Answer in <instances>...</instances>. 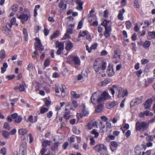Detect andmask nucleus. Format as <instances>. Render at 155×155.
Here are the masks:
<instances>
[{
  "mask_svg": "<svg viewBox=\"0 0 155 155\" xmlns=\"http://www.w3.org/2000/svg\"><path fill=\"white\" fill-rule=\"evenodd\" d=\"M115 90H116V94L117 97L120 98L122 97L127 96L128 93L127 90L122 87L117 85H113L112 88L110 89V91L112 95L114 96L115 93Z\"/></svg>",
  "mask_w": 155,
  "mask_h": 155,
  "instance_id": "f257e3e1",
  "label": "nucleus"
},
{
  "mask_svg": "<svg viewBox=\"0 0 155 155\" xmlns=\"http://www.w3.org/2000/svg\"><path fill=\"white\" fill-rule=\"evenodd\" d=\"M16 22V18H13L10 21V23H7L5 26L3 27L2 31L3 33L9 37H11L12 35L11 28H12V25L15 24Z\"/></svg>",
  "mask_w": 155,
  "mask_h": 155,
  "instance_id": "f03ea898",
  "label": "nucleus"
},
{
  "mask_svg": "<svg viewBox=\"0 0 155 155\" xmlns=\"http://www.w3.org/2000/svg\"><path fill=\"white\" fill-rule=\"evenodd\" d=\"M94 149L97 152L100 153L101 155H109L107 147L104 144H97L95 146Z\"/></svg>",
  "mask_w": 155,
  "mask_h": 155,
  "instance_id": "7ed1b4c3",
  "label": "nucleus"
},
{
  "mask_svg": "<svg viewBox=\"0 0 155 155\" xmlns=\"http://www.w3.org/2000/svg\"><path fill=\"white\" fill-rule=\"evenodd\" d=\"M91 102L96 104L102 102V99L100 98V92L99 91L94 93L91 97Z\"/></svg>",
  "mask_w": 155,
  "mask_h": 155,
  "instance_id": "20e7f679",
  "label": "nucleus"
},
{
  "mask_svg": "<svg viewBox=\"0 0 155 155\" xmlns=\"http://www.w3.org/2000/svg\"><path fill=\"white\" fill-rule=\"evenodd\" d=\"M149 126V123L144 121H137L136 124V128L137 130L145 131Z\"/></svg>",
  "mask_w": 155,
  "mask_h": 155,
  "instance_id": "39448f33",
  "label": "nucleus"
},
{
  "mask_svg": "<svg viewBox=\"0 0 155 155\" xmlns=\"http://www.w3.org/2000/svg\"><path fill=\"white\" fill-rule=\"evenodd\" d=\"M102 63V61L99 59H97L94 62L93 68L96 72H98L100 70Z\"/></svg>",
  "mask_w": 155,
  "mask_h": 155,
  "instance_id": "423d86ee",
  "label": "nucleus"
},
{
  "mask_svg": "<svg viewBox=\"0 0 155 155\" xmlns=\"http://www.w3.org/2000/svg\"><path fill=\"white\" fill-rule=\"evenodd\" d=\"M30 17L29 15L24 13L21 14L18 17V18L21 20V22L22 24H24L26 21H28Z\"/></svg>",
  "mask_w": 155,
  "mask_h": 155,
  "instance_id": "0eeeda50",
  "label": "nucleus"
},
{
  "mask_svg": "<svg viewBox=\"0 0 155 155\" xmlns=\"http://www.w3.org/2000/svg\"><path fill=\"white\" fill-rule=\"evenodd\" d=\"M143 97L140 96L136 99L133 100L130 102L131 107L134 105H138L142 102Z\"/></svg>",
  "mask_w": 155,
  "mask_h": 155,
  "instance_id": "6e6552de",
  "label": "nucleus"
},
{
  "mask_svg": "<svg viewBox=\"0 0 155 155\" xmlns=\"http://www.w3.org/2000/svg\"><path fill=\"white\" fill-rule=\"evenodd\" d=\"M35 40L36 41V43L35 44V46L37 49L41 51H42L44 50V48L41 44L40 39L38 38H36Z\"/></svg>",
  "mask_w": 155,
  "mask_h": 155,
  "instance_id": "1a4fd4ad",
  "label": "nucleus"
},
{
  "mask_svg": "<svg viewBox=\"0 0 155 155\" xmlns=\"http://www.w3.org/2000/svg\"><path fill=\"white\" fill-rule=\"evenodd\" d=\"M100 98L102 99V101L105 100H107L110 98V97L107 92L104 91L101 94H100Z\"/></svg>",
  "mask_w": 155,
  "mask_h": 155,
  "instance_id": "9d476101",
  "label": "nucleus"
},
{
  "mask_svg": "<svg viewBox=\"0 0 155 155\" xmlns=\"http://www.w3.org/2000/svg\"><path fill=\"white\" fill-rule=\"evenodd\" d=\"M111 29V27L109 26L108 28H105V31L104 32V35L107 38H108L110 36Z\"/></svg>",
  "mask_w": 155,
  "mask_h": 155,
  "instance_id": "9b49d317",
  "label": "nucleus"
},
{
  "mask_svg": "<svg viewBox=\"0 0 155 155\" xmlns=\"http://www.w3.org/2000/svg\"><path fill=\"white\" fill-rule=\"evenodd\" d=\"M64 2V0H61L58 5V7L61 8L60 10L62 11H65L67 8V5Z\"/></svg>",
  "mask_w": 155,
  "mask_h": 155,
  "instance_id": "f8f14e48",
  "label": "nucleus"
},
{
  "mask_svg": "<svg viewBox=\"0 0 155 155\" xmlns=\"http://www.w3.org/2000/svg\"><path fill=\"white\" fill-rule=\"evenodd\" d=\"M118 104V102L115 101L108 102L106 104V107L107 108L110 109L117 105Z\"/></svg>",
  "mask_w": 155,
  "mask_h": 155,
  "instance_id": "ddd939ff",
  "label": "nucleus"
},
{
  "mask_svg": "<svg viewBox=\"0 0 155 155\" xmlns=\"http://www.w3.org/2000/svg\"><path fill=\"white\" fill-rule=\"evenodd\" d=\"M64 118L66 120H68L71 118L70 111L66 108L65 109L64 113Z\"/></svg>",
  "mask_w": 155,
  "mask_h": 155,
  "instance_id": "4468645a",
  "label": "nucleus"
},
{
  "mask_svg": "<svg viewBox=\"0 0 155 155\" xmlns=\"http://www.w3.org/2000/svg\"><path fill=\"white\" fill-rule=\"evenodd\" d=\"M107 73L109 76L111 77L113 76L114 74V72L111 66H109L107 70Z\"/></svg>",
  "mask_w": 155,
  "mask_h": 155,
  "instance_id": "2eb2a0df",
  "label": "nucleus"
},
{
  "mask_svg": "<svg viewBox=\"0 0 155 155\" xmlns=\"http://www.w3.org/2000/svg\"><path fill=\"white\" fill-rule=\"evenodd\" d=\"M152 103V100L151 99H150L147 100L144 104L145 108V109L149 108L150 107Z\"/></svg>",
  "mask_w": 155,
  "mask_h": 155,
  "instance_id": "dca6fc26",
  "label": "nucleus"
},
{
  "mask_svg": "<svg viewBox=\"0 0 155 155\" xmlns=\"http://www.w3.org/2000/svg\"><path fill=\"white\" fill-rule=\"evenodd\" d=\"M125 12V10L124 8H122L119 11V13L117 16V17L121 21H122L124 20L123 14Z\"/></svg>",
  "mask_w": 155,
  "mask_h": 155,
  "instance_id": "f3484780",
  "label": "nucleus"
},
{
  "mask_svg": "<svg viewBox=\"0 0 155 155\" xmlns=\"http://www.w3.org/2000/svg\"><path fill=\"white\" fill-rule=\"evenodd\" d=\"M111 24V22L110 21L108 20L105 19L101 23V24L104 26L105 28H108V26H110Z\"/></svg>",
  "mask_w": 155,
  "mask_h": 155,
  "instance_id": "a211bd4d",
  "label": "nucleus"
},
{
  "mask_svg": "<svg viewBox=\"0 0 155 155\" xmlns=\"http://www.w3.org/2000/svg\"><path fill=\"white\" fill-rule=\"evenodd\" d=\"M73 61L74 64L77 65L79 66L81 64V61L80 58L76 56L73 57Z\"/></svg>",
  "mask_w": 155,
  "mask_h": 155,
  "instance_id": "6ab92c4d",
  "label": "nucleus"
},
{
  "mask_svg": "<svg viewBox=\"0 0 155 155\" xmlns=\"http://www.w3.org/2000/svg\"><path fill=\"white\" fill-rule=\"evenodd\" d=\"M56 48H58V49L64 50V45L62 42H59L57 41L56 43Z\"/></svg>",
  "mask_w": 155,
  "mask_h": 155,
  "instance_id": "aec40b11",
  "label": "nucleus"
},
{
  "mask_svg": "<svg viewBox=\"0 0 155 155\" xmlns=\"http://www.w3.org/2000/svg\"><path fill=\"white\" fill-rule=\"evenodd\" d=\"M65 48L67 50H69L71 49L73 47L72 43L70 41H67L65 45Z\"/></svg>",
  "mask_w": 155,
  "mask_h": 155,
  "instance_id": "412c9836",
  "label": "nucleus"
},
{
  "mask_svg": "<svg viewBox=\"0 0 155 155\" xmlns=\"http://www.w3.org/2000/svg\"><path fill=\"white\" fill-rule=\"evenodd\" d=\"M113 58H120V52L119 51L114 50Z\"/></svg>",
  "mask_w": 155,
  "mask_h": 155,
  "instance_id": "4be33fe9",
  "label": "nucleus"
},
{
  "mask_svg": "<svg viewBox=\"0 0 155 155\" xmlns=\"http://www.w3.org/2000/svg\"><path fill=\"white\" fill-rule=\"evenodd\" d=\"M6 56L5 52L4 49H2L0 51V61H2Z\"/></svg>",
  "mask_w": 155,
  "mask_h": 155,
  "instance_id": "5701e85b",
  "label": "nucleus"
},
{
  "mask_svg": "<svg viewBox=\"0 0 155 155\" xmlns=\"http://www.w3.org/2000/svg\"><path fill=\"white\" fill-rule=\"evenodd\" d=\"M23 32L24 35V40L25 41H27L28 40V35L27 30L25 28L23 29Z\"/></svg>",
  "mask_w": 155,
  "mask_h": 155,
  "instance_id": "b1692460",
  "label": "nucleus"
},
{
  "mask_svg": "<svg viewBox=\"0 0 155 155\" xmlns=\"http://www.w3.org/2000/svg\"><path fill=\"white\" fill-rule=\"evenodd\" d=\"M28 120L30 122L32 123H35L37 121V117H35L34 118L33 116H30L28 117Z\"/></svg>",
  "mask_w": 155,
  "mask_h": 155,
  "instance_id": "393cba45",
  "label": "nucleus"
},
{
  "mask_svg": "<svg viewBox=\"0 0 155 155\" xmlns=\"http://www.w3.org/2000/svg\"><path fill=\"white\" fill-rule=\"evenodd\" d=\"M103 104H99L96 107L95 111L97 112H100L103 109Z\"/></svg>",
  "mask_w": 155,
  "mask_h": 155,
  "instance_id": "a878e982",
  "label": "nucleus"
},
{
  "mask_svg": "<svg viewBox=\"0 0 155 155\" xmlns=\"http://www.w3.org/2000/svg\"><path fill=\"white\" fill-rule=\"evenodd\" d=\"M28 132V130L25 129H20L18 131V132L19 135H23L26 134Z\"/></svg>",
  "mask_w": 155,
  "mask_h": 155,
  "instance_id": "bb28decb",
  "label": "nucleus"
},
{
  "mask_svg": "<svg viewBox=\"0 0 155 155\" xmlns=\"http://www.w3.org/2000/svg\"><path fill=\"white\" fill-rule=\"evenodd\" d=\"M141 148L139 146H136L135 149V151L136 153L137 154L136 155H141Z\"/></svg>",
  "mask_w": 155,
  "mask_h": 155,
  "instance_id": "cd10ccee",
  "label": "nucleus"
},
{
  "mask_svg": "<svg viewBox=\"0 0 155 155\" xmlns=\"http://www.w3.org/2000/svg\"><path fill=\"white\" fill-rule=\"evenodd\" d=\"M20 155H26V151L25 148H24L22 147H21L19 150Z\"/></svg>",
  "mask_w": 155,
  "mask_h": 155,
  "instance_id": "c85d7f7f",
  "label": "nucleus"
},
{
  "mask_svg": "<svg viewBox=\"0 0 155 155\" xmlns=\"http://www.w3.org/2000/svg\"><path fill=\"white\" fill-rule=\"evenodd\" d=\"M51 141L48 140H45L42 143V145L45 147H47L48 146H50L51 144Z\"/></svg>",
  "mask_w": 155,
  "mask_h": 155,
  "instance_id": "c756f323",
  "label": "nucleus"
},
{
  "mask_svg": "<svg viewBox=\"0 0 155 155\" xmlns=\"http://www.w3.org/2000/svg\"><path fill=\"white\" fill-rule=\"evenodd\" d=\"M110 82V81L109 79H106L104 80L101 82L102 85V86H105Z\"/></svg>",
  "mask_w": 155,
  "mask_h": 155,
  "instance_id": "7c9ffc66",
  "label": "nucleus"
},
{
  "mask_svg": "<svg viewBox=\"0 0 155 155\" xmlns=\"http://www.w3.org/2000/svg\"><path fill=\"white\" fill-rule=\"evenodd\" d=\"M151 42L148 41H146L143 44V46L144 48H148L150 46Z\"/></svg>",
  "mask_w": 155,
  "mask_h": 155,
  "instance_id": "2f4dec72",
  "label": "nucleus"
},
{
  "mask_svg": "<svg viewBox=\"0 0 155 155\" xmlns=\"http://www.w3.org/2000/svg\"><path fill=\"white\" fill-rule=\"evenodd\" d=\"M82 107L83 108V109L82 110V113L83 114L84 116H86L88 114V112L86 109L85 106L84 105H83L82 106Z\"/></svg>",
  "mask_w": 155,
  "mask_h": 155,
  "instance_id": "473e14b6",
  "label": "nucleus"
},
{
  "mask_svg": "<svg viewBox=\"0 0 155 155\" xmlns=\"http://www.w3.org/2000/svg\"><path fill=\"white\" fill-rule=\"evenodd\" d=\"M88 32L87 31H83L82 32H80L78 35V37L79 38L80 37H84L86 35Z\"/></svg>",
  "mask_w": 155,
  "mask_h": 155,
  "instance_id": "72a5a7b5",
  "label": "nucleus"
},
{
  "mask_svg": "<svg viewBox=\"0 0 155 155\" xmlns=\"http://www.w3.org/2000/svg\"><path fill=\"white\" fill-rule=\"evenodd\" d=\"M59 32L58 31H57L54 33L53 35L51 36V37L50 39L52 40L53 39L56 38L59 35Z\"/></svg>",
  "mask_w": 155,
  "mask_h": 155,
  "instance_id": "f704fd0d",
  "label": "nucleus"
},
{
  "mask_svg": "<svg viewBox=\"0 0 155 155\" xmlns=\"http://www.w3.org/2000/svg\"><path fill=\"white\" fill-rule=\"evenodd\" d=\"M126 27L128 29H130L131 27L132 24L131 22L130 21H126L125 23Z\"/></svg>",
  "mask_w": 155,
  "mask_h": 155,
  "instance_id": "c9c22d12",
  "label": "nucleus"
},
{
  "mask_svg": "<svg viewBox=\"0 0 155 155\" xmlns=\"http://www.w3.org/2000/svg\"><path fill=\"white\" fill-rule=\"evenodd\" d=\"M18 8V5L16 4H14L12 6L11 9L13 11L15 12L17 10Z\"/></svg>",
  "mask_w": 155,
  "mask_h": 155,
  "instance_id": "e433bc0d",
  "label": "nucleus"
},
{
  "mask_svg": "<svg viewBox=\"0 0 155 155\" xmlns=\"http://www.w3.org/2000/svg\"><path fill=\"white\" fill-rule=\"evenodd\" d=\"M48 108L44 107H41L40 109V113L42 114H44L45 112L48 111Z\"/></svg>",
  "mask_w": 155,
  "mask_h": 155,
  "instance_id": "4c0bfd02",
  "label": "nucleus"
},
{
  "mask_svg": "<svg viewBox=\"0 0 155 155\" xmlns=\"http://www.w3.org/2000/svg\"><path fill=\"white\" fill-rule=\"evenodd\" d=\"M146 139L148 142L152 141L153 140V136L152 135H148L146 137Z\"/></svg>",
  "mask_w": 155,
  "mask_h": 155,
  "instance_id": "58836bf2",
  "label": "nucleus"
},
{
  "mask_svg": "<svg viewBox=\"0 0 155 155\" xmlns=\"http://www.w3.org/2000/svg\"><path fill=\"white\" fill-rule=\"evenodd\" d=\"M115 139V136L114 135H109L106 138V140L107 141H109L110 140H114Z\"/></svg>",
  "mask_w": 155,
  "mask_h": 155,
  "instance_id": "ea45409f",
  "label": "nucleus"
},
{
  "mask_svg": "<svg viewBox=\"0 0 155 155\" xmlns=\"http://www.w3.org/2000/svg\"><path fill=\"white\" fill-rule=\"evenodd\" d=\"M72 131L74 133L77 134H78L80 133V130L79 129H77L76 127H74L73 128Z\"/></svg>",
  "mask_w": 155,
  "mask_h": 155,
  "instance_id": "a19ab883",
  "label": "nucleus"
},
{
  "mask_svg": "<svg viewBox=\"0 0 155 155\" xmlns=\"http://www.w3.org/2000/svg\"><path fill=\"white\" fill-rule=\"evenodd\" d=\"M144 114L146 116H151L153 115V113L149 110H146L144 111Z\"/></svg>",
  "mask_w": 155,
  "mask_h": 155,
  "instance_id": "79ce46f5",
  "label": "nucleus"
},
{
  "mask_svg": "<svg viewBox=\"0 0 155 155\" xmlns=\"http://www.w3.org/2000/svg\"><path fill=\"white\" fill-rule=\"evenodd\" d=\"M110 144L112 147H114L115 149L118 146L117 143L116 142L114 141H111L110 142Z\"/></svg>",
  "mask_w": 155,
  "mask_h": 155,
  "instance_id": "37998d69",
  "label": "nucleus"
},
{
  "mask_svg": "<svg viewBox=\"0 0 155 155\" xmlns=\"http://www.w3.org/2000/svg\"><path fill=\"white\" fill-rule=\"evenodd\" d=\"M148 35L152 38H155V31H150L148 32Z\"/></svg>",
  "mask_w": 155,
  "mask_h": 155,
  "instance_id": "c03bdc74",
  "label": "nucleus"
},
{
  "mask_svg": "<svg viewBox=\"0 0 155 155\" xmlns=\"http://www.w3.org/2000/svg\"><path fill=\"white\" fill-rule=\"evenodd\" d=\"M134 7L137 8H139L140 7V5L138 3V0H134Z\"/></svg>",
  "mask_w": 155,
  "mask_h": 155,
  "instance_id": "a18cd8bd",
  "label": "nucleus"
},
{
  "mask_svg": "<svg viewBox=\"0 0 155 155\" xmlns=\"http://www.w3.org/2000/svg\"><path fill=\"white\" fill-rule=\"evenodd\" d=\"M22 120V118L19 116H18L15 119V122L17 123H20Z\"/></svg>",
  "mask_w": 155,
  "mask_h": 155,
  "instance_id": "49530a36",
  "label": "nucleus"
},
{
  "mask_svg": "<svg viewBox=\"0 0 155 155\" xmlns=\"http://www.w3.org/2000/svg\"><path fill=\"white\" fill-rule=\"evenodd\" d=\"M4 128L8 130H10L11 129V127L9 126L7 122H5L4 125Z\"/></svg>",
  "mask_w": 155,
  "mask_h": 155,
  "instance_id": "de8ad7c7",
  "label": "nucleus"
},
{
  "mask_svg": "<svg viewBox=\"0 0 155 155\" xmlns=\"http://www.w3.org/2000/svg\"><path fill=\"white\" fill-rule=\"evenodd\" d=\"M50 64V60L48 59H47L45 61L44 63V66L45 67H46L49 66Z\"/></svg>",
  "mask_w": 155,
  "mask_h": 155,
  "instance_id": "09e8293b",
  "label": "nucleus"
},
{
  "mask_svg": "<svg viewBox=\"0 0 155 155\" xmlns=\"http://www.w3.org/2000/svg\"><path fill=\"white\" fill-rule=\"evenodd\" d=\"M71 94L75 98H78L79 97V95L77 94L75 92L72 91L71 92Z\"/></svg>",
  "mask_w": 155,
  "mask_h": 155,
  "instance_id": "8fccbe9b",
  "label": "nucleus"
},
{
  "mask_svg": "<svg viewBox=\"0 0 155 155\" xmlns=\"http://www.w3.org/2000/svg\"><path fill=\"white\" fill-rule=\"evenodd\" d=\"M3 135L5 137H7L9 135V133L7 131L4 130L2 132Z\"/></svg>",
  "mask_w": 155,
  "mask_h": 155,
  "instance_id": "3c124183",
  "label": "nucleus"
},
{
  "mask_svg": "<svg viewBox=\"0 0 155 155\" xmlns=\"http://www.w3.org/2000/svg\"><path fill=\"white\" fill-rule=\"evenodd\" d=\"M149 62L148 59H143L141 60V63L142 64H145Z\"/></svg>",
  "mask_w": 155,
  "mask_h": 155,
  "instance_id": "603ef678",
  "label": "nucleus"
},
{
  "mask_svg": "<svg viewBox=\"0 0 155 155\" xmlns=\"http://www.w3.org/2000/svg\"><path fill=\"white\" fill-rule=\"evenodd\" d=\"M106 63L105 62H103L101 64V69L102 70H104L106 68Z\"/></svg>",
  "mask_w": 155,
  "mask_h": 155,
  "instance_id": "864d4df0",
  "label": "nucleus"
},
{
  "mask_svg": "<svg viewBox=\"0 0 155 155\" xmlns=\"http://www.w3.org/2000/svg\"><path fill=\"white\" fill-rule=\"evenodd\" d=\"M91 133L92 134H94L95 137H97L99 135L98 133L95 130H93Z\"/></svg>",
  "mask_w": 155,
  "mask_h": 155,
  "instance_id": "5fc2aeb1",
  "label": "nucleus"
},
{
  "mask_svg": "<svg viewBox=\"0 0 155 155\" xmlns=\"http://www.w3.org/2000/svg\"><path fill=\"white\" fill-rule=\"evenodd\" d=\"M82 25L83 21H82V20H81L80 21H79L78 24V26L77 27V29H79L81 28L82 27Z\"/></svg>",
  "mask_w": 155,
  "mask_h": 155,
  "instance_id": "6e6d98bb",
  "label": "nucleus"
},
{
  "mask_svg": "<svg viewBox=\"0 0 155 155\" xmlns=\"http://www.w3.org/2000/svg\"><path fill=\"white\" fill-rule=\"evenodd\" d=\"M6 153V149L4 147L1 149L0 150V153L3 154V155H4Z\"/></svg>",
  "mask_w": 155,
  "mask_h": 155,
  "instance_id": "4d7b16f0",
  "label": "nucleus"
},
{
  "mask_svg": "<svg viewBox=\"0 0 155 155\" xmlns=\"http://www.w3.org/2000/svg\"><path fill=\"white\" fill-rule=\"evenodd\" d=\"M69 34L68 33L66 32V33L65 34L63 38V39H66L67 38H70V36L69 35Z\"/></svg>",
  "mask_w": 155,
  "mask_h": 155,
  "instance_id": "13d9d810",
  "label": "nucleus"
},
{
  "mask_svg": "<svg viewBox=\"0 0 155 155\" xmlns=\"http://www.w3.org/2000/svg\"><path fill=\"white\" fill-rule=\"evenodd\" d=\"M108 16V12L107 9L104 12V17L105 18H107Z\"/></svg>",
  "mask_w": 155,
  "mask_h": 155,
  "instance_id": "bf43d9fd",
  "label": "nucleus"
},
{
  "mask_svg": "<svg viewBox=\"0 0 155 155\" xmlns=\"http://www.w3.org/2000/svg\"><path fill=\"white\" fill-rule=\"evenodd\" d=\"M72 104L74 107L76 108L78 107V104L77 102L75 101H72Z\"/></svg>",
  "mask_w": 155,
  "mask_h": 155,
  "instance_id": "052dcab7",
  "label": "nucleus"
},
{
  "mask_svg": "<svg viewBox=\"0 0 155 155\" xmlns=\"http://www.w3.org/2000/svg\"><path fill=\"white\" fill-rule=\"evenodd\" d=\"M53 115V112L52 111H49L47 114V117L48 118H50Z\"/></svg>",
  "mask_w": 155,
  "mask_h": 155,
  "instance_id": "680f3d73",
  "label": "nucleus"
},
{
  "mask_svg": "<svg viewBox=\"0 0 155 155\" xmlns=\"http://www.w3.org/2000/svg\"><path fill=\"white\" fill-rule=\"evenodd\" d=\"M69 140L71 143H74L75 141V138L73 136H71L69 139Z\"/></svg>",
  "mask_w": 155,
  "mask_h": 155,
  "instance_id": "e2e57ef3",
  "label": "nucleus"
},
{
  "mask_svg": "<svg viewBox=\"0 0 155 155\" xmlns=\"http://www.w3.org/2000/svg\"><path fill=\"white\" fill-rule=\"evenodd\" d=\"M15 77V76L14 75H12L11 76L8 75L7 76L6 78L8 79V80H10L14 78Z\"/></svg>",
  "mask_w": 155,
  "mask_h": 155,
  "instance_id": "0e129e2a",
  "label": "nucleus"
},
{
  "mask_svg": "<svg viewBox=\"0 0 155 155\" xmlns=\"http://www.w3.org/2000/svg\"><path fill=\"white\" fill-rule=\"evenodd\" d=\"M68 145V143L67 142H65L62 145V147L64 149H66Z\"/></svg>",
  "mask_w": 155,
  "mask_h": 155,
  "instance_id": "69168bd1",
  "label": "nucleus"
},
{
  "mask_svg": "<svg viewBox=\"0 0 155 155\" xmlns=\"http://www.w3.org/2000/svg\"><path fill=\"white\" fill-rule=\"evenodd\" d=\"M59 89L61 91V92H65L66 87L64 85H62V88L60 87Z\"/></svg>",
  "mask_w": 155,
  "mask_h": 155,
  "instance_id": "338daca9",
  "label": "nucleus"
},
{
  "mask_svg": "<svg viewBox=\"0 0 155 155\" xmlns=\"http://www.w3.org/2000/svg\"><path fill=\"white\" fill-rule=\"evenodd\" d=\"M18 88L21 91H24L25 90L24 87L22 84L20 85L18 87Z\"/></svg>",
  "mask_w": 155,
  "mask_h": 155,
  "instance_id": "774afa93",
  "label": "nucleus"
}]
</instances>
